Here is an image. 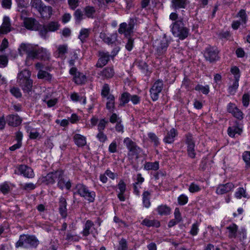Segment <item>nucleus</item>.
<instances>
[{"label": "nucleus", "mask_w": 250, "mask_h": 250, "mask_svg": "<svg viewBox=\"0 0 250 250\" xmlns=\"http://www.w3.org/2000/svg\"><path fill=\"white\" fill-rule=\"evenodd\" d=\"M18 50L21 55L27 53L28 59L36 58L45 59H48L49 56V53L46 49L41 47L37 49V45L35 44L21 43Z\"/></svg>", "instance_id": "1"}, {"label": "nucleus", "mask_w": 250, "mask_h": 250, "mask_svg": "<svg viewBox=\"0 0 250 250\" xmlns=\"http://www.w3.org/2000/svg\"><path fill=\"white\" fill-rule=\"evenodd\" d=\"M171 31L175 37L180 40L186 39L189 34L188 29L184 26L181 21H177L172 24Z\"/></svg>", "instance_id": "2"}, {"label": "nucleus", "mask_w": 250, "mask_h": 250, "mask_svg": "<svg viewBox=\"0 0 250 250\" xmlns=\"http://www.w3.org/2000/svg\"><path fill=\"white\" fill-rule=\"evenodd\" d=\"M30 72L27 70L20 72L18 75V82L24 91L30 90L32 86V82L30 79Z\"/></svg>", "instance_id": "3"}, {"label": "nucleus", "mask_w": 250, "mask_h": 250, "mask_svg": "<svg viewBox=\"0 0 250 250\" xmlns=\"http://www.w3.org/2000/svg\"><path fill=\"white\" fill-rule=\"evenodd\" d=\"M31 3L32 6L38 10L42 18H48L51 16L52 8L42 4L41 0H32Z\"/></svg>", "instance_id": "4"}, {"label": "nucleus", "mask_w": 250, "mask_h": 250, "mask_svg": "<svg viewBox=\"0 0 250 250\" xmlns=\"http://www.w3.org/2000/svg\"><path fill=\"white\" fill-rule=\"evenodd\" d=\"M76 192L81 196L90 202H93L95 198V193L90 191L87 188L83 185L78 184L76 187Z\"/></svg>", "instance_id": "5"}, {"label": "nucleus", "mask_w": 250, "mask_h": 250, "mask_svg": "<svg viewBox=\"0 0 250 250\" xmlns=\"http://www.w3.org/2000/svg\"><path fill=\"white\" fill-rule=\"evenodd\" d=\"M38 244V241L35 236L22 235H21L19 240L17 242L16 246V247H27L28 246H36Z\"/></svg>", "instance_id": "6"}, {"label": "nucleus", "mask_w": 250, "mask_h": 250, "mask_svg": "<svg viewBox=\"0 0 250 250\" xmlns=\"http://www.w3.org/2000/svg\"><path fill=\"white\" fill-rule=\"evenodd\" d=\"M163 86V82L157 81L150 90L151 98L153 101L158 99L159 94L161 92Z\"/></svg>", "instance_id": "7"}, {"label": "nucleus", "mask_w": 250, "mask_h": 250, "mask_svg": "<svg viewBox=\"0 0 250 250\" xmlns=\"http://www.w3.org/2000/svg\"><path fill=\"white\" fill-rule=\"evenodd\" d=\"M15 173L18 174H22L27 178H32L34 176L32 169L25 165H21L17 167L15 170Z\"/></svg>", "instance_id": "8"}, {"label": "nucleus", "mask_w": 250, "mask_h": 250, "mask_svg": "<svg viewBox=\"0 0 250 250\" xmlns=\"http://www.w3.org/2000/svg\"><path fill=\"white\" fill-rule=\"evenodd\" d=\"M58 186L62 189H69L71 187V184L69 180L64 175L62 170L61 175L58 177Z\"/></svg>", "instance_id": "9"}, {"label": "nucleus", "mask_w": 250, "mask_h": 250, "mask_svg": "<svg viewBox=\"0 0 250 250\" xmlns=\"http://www.w3.org/2000/svg\"><path fill=\"white\" fill-rule=\"evenodd\" d=\"M234 187V185L231 183L220 184L216 188V193L218 195L224 194L232 190Z\"/></svg>", "instance_id": "10"}, {"label": "nucleus", "mask_w": 250, "mask_h": 250, "mask_svg": "<svg viewBox=\"0 0 250 250\" xmlns=\"http://www.w3.org/2000/svg\"><path fill=\"white\" fill-rule=\"evenodd\" d=\"M186 144L187 145V151L188 155L191 158H194L196 153L195 151V144L190 135L187 136Z\"/></svg>", "instance_id": "11"}, {"label": "nucleus", "mask_w": 250, "mask_h": 250, "mask_svg": "<svg viewBox=\"0 0 250 250\" xmlns=\"http://www.w3.org/2000/svg\"><path fill=\"white\" fill-rule=\"evenodd\" d=\"M239 21H234L232 24V27L234 29H237L241 24H245L247 21V16L244 10H241L237 14Z\"/></svg>", "instance_id": "12"}, {"label": "nucleus", "mask_w": 250, "mask_h": 250, "mask_svg": "<svg viewBox=\"0 0 250 250\" xmlns=\"http://www.w3.org/2000/svg\"><path fill=\"white\" fill-rule=\"evenodd\" d=\"M62 174V170H57L54 172L48 173L45 177H43V181L46 184H53L56 179H58V177Z\"/></svg>", "instance_id": "13"}, {"label": "nucleus", "mask_w": 250, "mask_h": 250, "mask_svg": "<svg viewBox=\"0 0 250 250\" xmlns=\"http://www.w3.org/2000/svg\"><path fill=\"white\" fill-rule=\"evenodd\" d=\"M217 54L218 52L217 51L215 50L213 48H209L206 49L204 56L207 60L213 62L217 59Z\"/></svg>", "instance_id": "14"}, {"label": "nucleus", "mask_w": 250, "mask_h": 250, "mask_svg": "<svg viewBox=\"0 0 250 250\" xmlns=\"http://www.w3.org/2000/svg\"><path fill=\"white\" fill-rule=\"evenodd\" d=\"M242 126L236 124L235 125L229 127L228 132L231 137H235L236 135H240L242 132Z\"/></svg>", "instance_id": "15"}, {"label": "nucleus", "mask_w": 250, "mask_h": 250, "mask_svg": "<svg viewBox=\"0 0 250 250\" xmlns=\"http://www.w3.org/2000/svg\"><path fill=\"white\" fill-rule=\"evenodd\" d=\"M228 111L238 119H242L243 117L242 112L233 104H228Z\"/></svg>", "instance_id": "16"}, {"label": "nucleus", "mask_w": 250, "mask_h": 250, "mask_svg": "<svg viewBox=\"0 0 250 250\" xmlns=\"http://www.w3.org/2000/svg\"><path fill=\"white\" fill-rule=\"evenodd\" d=\"M11 30V24L10 19L7 16H4L3 19L2 23L0 27V33L6 34Z\"/></svg>", "instance_id": "17"}, {"label": "nucleus", "mask_w": 250, "mask_h": 250, "mask_svg": "<svg viewBox=\"0 0 250 250\" xmlns=\"http://www.w3.org/2000/svg\"><path fill=\"white\" fill-rule=\"evenodd\" d=\"M100 58L97 63V66L102 67L104 66L109 59V55L108 52H101L100 53Z\"/></svg>", "instance_id": "18"}, {"label": "nucleus", "mask_w": 250, "mask_h": 250, "mask_svg": "<svg viewBox=\"0 0 250 250\" xmlns=\"http://www.w3.org/2000/svg\"><path fill=\"white\" fill-rule=\"evenodd\" d=\"M154 46L158 51L160 53H162L166 50L167 46V43L166 40L163 38L161 40H157L155 41L154 43Z\"/></svg>", "instance_id": "19"}, {"label": "nucleus", "mask_w": 250, "mask_h": 250, "mask_svg": "<svg viewBox=\"0 0 250 250\" xmlns=\"http://www.w3.org/2000/svg\"><path fill=\"white\" fill-rule=\"evenodd\" d=\"M23 24L28 29L36 30L38 28V22L32 18H25Z\"/></svg>", "instance_id": "20"}, {"label": "nucleus", "mask_w": 250, "mask_h": 250, "mask_svg": "<svg viewBox=\"0 0 250 250\" xmlns=\"http://www.w3.org/2000/svg\"><path fill=\"white\" fill-rule=\"evenodd\" d=\"M126 189V185L123 181H120L118 185L117 191L118 193V197L120 201H124L125 197L124 195Z\"/></svg>", "instance_id": "21"}, {"label": "nucleus", "mask_w": 250, "mask_h": 250, "mask_svg": "<svg viewBox=\"0 0 250 250\" xmlns=\"http://www.w3.org/2000/svg\"><path fill=\"white\" fill-rule=\"evenodd\" d=\"M7 122L9 125L16 126L21 123V119L18 115H10L7 118Z\"/></svg>", "instance_id": "22"}, {"label": "nucleus", "mask_w": 250, "mask_h": 250, "mask_svg": "<svg viewBox=\"0 0 250 250\" xmlns=\"http://www.w3.org/2000/svg\"><path fill=\"white\" fill-rule=\"evenodd\" d=\"M25 129L27 133H29V137L31 139H35L39 137L40 134L37 130L27 124L25 126Z\"/></svg>", "instance_id": "23"}, {"label": "nucleus", "mask_w": 250, "mask_h": 250, "mask_svg": "<svg viewBox=\"0 0 250 250\" xmlns=\"http://www.w3.org/2000/svg\"><path fill=\"white\" fill-rule=\"evenodd\" d=\"M177 133L174 128H171L165 137L164 141L166 143L171 144L174 141V138Z\"/></svg>", "instance_id": "24"}, {"label": "nucleus", "mask_w": 250, "mask_h": 250, "mask_svg": "<svg viewBox=\"0 0 250 250\" xmlns=\"http://www.w3.org/2000/svg\"><path fill=\"white\" fill-rule=\"evenodd\" d=\"M132 31V28L130 25H127L126 23H122L119 28V32L121 34H125V36L130 35Z\"/></svg>", "instance_id": "25"}, {"label": "nucleus", "mask_w": 250, "mask_h": 250, "mask_svg": "<svg viewBox=\"0 0 250 250\" xmlns=\"http://www.w3.org/2000/svg\"><path fill=\"white\" fill-rule=\"evenodd\" d=\"M188 3V0H172V6L174 8H184Z\"/></svg>", "instance_id": "26"}, {"label": "nucleus", "mask_w": 250, "mask_h": 250, "mask_svg": "<svg viewBox=\"0 0 250 250\" xmlns=\"http://www.w3.org/2000/svg\"><path fill=\"white\" fill-rule=\"evenodd\" d=\"M60 212L63 217L67 215L66 202L64 198L61 197L60 200Z\"/></svg>", "instance_id": "27"}, {"label": "nucleus", "mask_w": 250, "mask_h": 250, "mask_svg": "<svg viewBox=\"0 0 250 250\" xmlns=\"http://www.w3.org/2000/svg\"><path fill=\"white\" fill-rule=\"evenodd\" d=\"M18 5V11L22 13L21 17L23 16V13H26L25 9L28 4V0H16Z\"/></svg>", "instance_id": "28"}, {"label": "nucleus", "mask_w": 250, "mask_h": 250, "mask_svg": "<svg viewBox=\"0 0 250 250\" xmlns=\"http://www.w3.org/2000/svg\"><path fill=\"white\" fill-rule=\"evenodd\" d=\"M75 144L78 146H83L86 144V138L80 134H76L74 136Z\"/></svg>", "instance_id": "29"}, {"label": "nucleus", "mask_w": 250, "mask_h": 250, "mask_svg": "<svg viewBox=\"0 0 250 250\" xmlns=\"http://www.w3.org/2000/svg\"><path fill=\"white\" fill-rule=\"evenodd\" d=\"M157 211L161 215H166L170 213V209L166 205H161L158 207Z\"/></svg>", "instance_id": "30"}, {"label": "nucleus", "mask_w": 250, "mask_h": 250, "mask_svg": "<svg viewBox=\"0 0 250 250\" xmlns=\"http://www.w3.org/2000/svg\"><path fill=\"white\" fill-rule=\"evenodd\" d=\"M142 225L147 227L154 226L158 227L160 226V223L157 220H150L147 219H144L141 223Z\"/></svg>", "instance_id": "31"}, {"label": "nucleus", "mask_w": 250, "mask_h": 250, "mask_svg": "<svg viewBox=\"0 0 250 250\" xmlns=\"http://www.w3.org/2000/svg\"><path fill=\"white\" fill-rule=\"evenodd\" d=\"M150 193L148 191H146L143 194V202L144 206L148 208L150 206V202L149 201V197Z\"/></svg>", "instance_id": "32"}, {"label": "nucleus", "mask_w": 250, "mask_h": 250, "mask_svg": "<svg viewBox=\"0 0 250 250\" xmlns=\"http://www.w3.org/2000/svg\"><path fill=\"white\" fill-rule=\"evenodd\" d=\"M107 100L106 107L107 109L112 111L114 108L115 97L113 95H110Z\"/></svg>", "instance_id": "33"}, {"label": "nucleus", "mask_w": 250, "mask_h": 250, "mask_svg": "<svg viewBox=\"0 0 250 250\" xmlns=\"http://www.w3.org/2000/svg\"><path fill=\"white\" fill-rule=\"evenodd\" d=\"M90 32V29L83 28L80 32L79 38L82 42H84L85 39L89 36Z\"/></svg>", "instance_id": "34"}, {"label": "nucleus", "mask_w": 250, "mask_h": 250, "mask_svg": "<svg viewBox=\"0 0 250 250\" xmlns=\"http://www.w3.org/2000/svg\"><path fill=\"white\" fill-rule=\"evenodd\" d=\"M159 165L157 162L154 163L148 162L145 164L144 168L146 170H156L159 168Z\"/></svg>", "instance_id": "35"}, {"label": "nucleus", "mask_w": 250, "mask_h": 250, "mask_svg": "<svg viewBox=\"0 0 250 250\" xmlns=\"http://www.w3.org/2000/svg\"><path fill=\"white\" fill-rule=\"evenodd\" d=\"M59 26L60 25L58 22L51 21L46 25V30L48 31L54 32L58 30Z\"/></svg>", "instance_id": "36"}, {"label": "nucleus", "mask_w": 250, "mask_h": 250, "mask_svg": "<svg viewBox=\"0 0 250 250\" xmlns=\"http://www.w3.org/2000/svg\"><path fill=\"white\" fill-rule=\"evenodd\" d=\"M101 95L103 98H105L106 99H108V97L110 95H113L110 93V88L108 84H104L102 89Z\"/></svg>", "instance_id": "37"}, {"label": "nucleus", "mask_w": 250, "mask_h": 250, "mask_svg": "<svg viewBox=\"0 0 250 250\" xmlns=\"http://www.w3.org/2000/svg\"><path fill=\"white\" fill-rule=\"evenodd\" d=\"M74 81L75 83L81 84L84 83L86 81L85 76L83 74L78 73V75L75 76L74 77Z\"/></svg>", "instance_id": "38"}, {"label": "nucleus", "mask_w": 250, "mask_h": 250, "mask_svg": "<svg viewBox=\"0 0 250 250\" xmlns=\"http://www.w3.org/2000/svg\"><path fill=\"white\" fill-rule=\"evenodd\" d=\"M195 89L196 91L202 92L204 94H207L209 91V87L208 85L204 86L201 84H198L195 87Z\"/></svg>", "instance_id": "39"}, {"label": "nucleus", "mask_w": 250, "mask_h": 250, "mask_svg": "<svg viewBox=\"0 0 250 250\" xmlns=\"http://www.w3.org/2000/svg\"><path fill=\"white\" fill-rule=\"evenodd\" d=\"M124 143L130 151L136 150V146L129 138H126L125 139Z\"/></svg>", "instance_id": "40"}, {"label": "nucleus", "mask_w": 250, "mask_h": 250, "mask_svg": "<svg viewBox=\"0 0 250 250\" xmlns=\"http://www.w3.org/2000/svg\"><path fill=\"white\" fill-rule=\"evenodd\" d=\"M229 232V236L230 237H234L236 235L237 226L235 224H232L228 227Z\"/></svg>", "instance_id": "41"}, {"label": "nucleus", "mask_w": 250, "mask_h": 250, "mask_svg": "<svg viewBox=\"0 0 250 250\" xmlns=\"http://www.w3.org/2000/svg\"><path fill=\"white\" fill-rule=\"evenodd\" d=\"M39 79H42L46 80H50L52 79L51 75L47 72L40 70L38 74Z\"/></svg>", "instance_id": "42"}, {"label": "nucleus", "mask_w": 250, "mask_h": 250, "mask_svg": "<svg viewBox=\"0 0 250 250\" xmlns=\"http://www.w3.org/2000/svg\"><path fill=\"white\" fill-rule=\"evenodd\" d=\"M93 225V224L91 221L89 220L86 221L84 228L82 231L84 236H87L89 234V230Z\"/></svg>", "instance_id": "43"}, {"label": "nucleus", "mask_w": 250, "mask_h": 250, "mask_svg": "<svg viewBox=\"0 0 250 250\" xmlns=\"http://www.w3.org/2000/svg\"><path fill=\"white\" fill-rule=\"evenodd\" d=\"M201 190V187L197 184L192 183L189 186L188 190L191 193L198 192Z\"/></svg>", "instance_id": "44"}, {"label": "nucleus", "mask_w": 250, "mask_h": 250, "mask_svg": "<svg viewBox=\"0 0 250 250\" xmlns=\"http://www.w3.org/2000/svg\"><path fill=\"white\" fill-rule=\"evenodd\" d=\"M235 197L237 199H240L242 197H246V191L242 188H238L235 193Z\"/></svg>", "instance_id": "45"}, {"label": "nucleus", "mask_w": 250, "mask_h": 250, "mask_svg": "<svg viewBox=\"0 0 250 250\" xmlns=\"http://www.w3.org/2000/svg\"><path fill=\"white\" fill-rule=\"evenodd\" d=\"M102 73H103V76H104V77H105L106 78H111L113 76V75L114 74V71H113V69L111 68H105L103 71Z\"/></svg>", "instance_id": "46"}, {"label": "nucleus", "mask_w": 250, "mask_h": 250, "mask_svg": "<svg viewBox=\"0 0 250 250\" xmlns=\"http://www.w3.org/2000/svg\"><path fill=\"white\" fill-rule=\"evenodd\" d=\"M239 80L234 79L232 85L229 87V92L230 94H233L238 87Z\"/></svg>", "instance_id": "47"}, {"label": "nucleus", "mask_w": 250, "mask_h": 250, "mask_svg": "<svg viewBox=\"0 0 250 250\" xmlns=\"http://www.w3.org/2000/svg\"><path fill=\"white\" fill-rule=\"evenodd\" d=\"M130 99V95L127 93H124L121 95L120 100L123 104L127 103Z\"/></svg>", "instance_id": "48"}, {"label": "nucleus", "mask_w": 250, "mask_h": 250, "mask_svg": "<svg viewBox=\"0 0 250 250\" xmlns=\"http://www.w3.org/2000/svg\"><path fill=\"white\" fill-rule=\"evenodd\" d=\"M109 121L112 124L121 122V118L115 113L111 114L109 117Z\"/></svg>", "instance_id": "49"}, {"label": "nucleus", "mask_w": 250, "mask_h": 250, "mask_svg": "<svg viewBox=\"0 0 250 250\" xmlns=\"http://www.w3.org/2000/svg\"><path fill=\"white\" fill-rule=\"evenodd\" d=\"M178 203L181 205H184L188 202V197L184 194L181 195L178 198Z\"/></svg>", "instance_id": "50"}, {"label": "nucleus", "mask_w": 250, "mask_h": 250, "mask_svg": "<svg viewBox=\"0 0 250 250\" xmlns=\"http://www.w3.org/2000/svg\"><path fill=\"white\" fill-rule=\"evenodd\" d=\"M67 47L65 45H60L58 46L57 49V52L58 54V57L62 56L66 52Z\"/></svg>", "instance_id": "51"}, {"label": "nucleus", "mask_w": 250, "mask_h": 250, "mask_svg": "<svg viewBox=\"0 0 250 250\" xmlns=\"http://www.w3.org/2000/svg\"><path fill=\"white\" fill-rule=\"evenodd\" d=\"M243 158L246 165L250 167V152L245 151L243 154Z\"/></svg>", "instance_id": "52"}, {"label": "nucleus", "mask_w": 250, "mask_h": 250, "mask_svg": "<svg viewBox=\"0 0 250 250\" xmlns=\"http://www.w3.org/2000/svg\"><path fill=\"white\" fill-rule=\"evenodd\" d=\"M239 69L236 67L234 66L231 69V73L233 75L234 79L239 80L240 77L239 75Z\"/></svg>", "instance_id": "53"}, {"label": "nucleus", "mask_w": 250, "mask_h": 250, "mask_svg": "<svg viewBox=\"0 0 250 250\" xmlns=\"http://www.w3.org/2000/svg\"><path fill=\"white\" fill-rule=\"evenodd\" d=\"M22 188L25 190H32L35 188L36 185L32 183H25L22 185Z\"/></svg>", "instance_id": "54"}, {"label": "nucleus", "mask_w": 250, "mask_h": 250, "mask_svg": "<svg viewBox=\"0 0 250 250\" xmlns=\"http://www.w3.org/2000/svg\"><path fill=\"white\" fill-rule=\"evenodd\" d=\"M117 250H127V244L125 239H123L120 240Z\"/></svg>", "instance_id": "55"}, {"label": "nucleus", "mask_w": 250, "mask_h": 250, "mask_svg": "<svg viewBox=\"0 0 250 250\" xmlns=\"http://www.w3.org/2000/svg\"><path fill=\"white\" fill-rule=\"evenodd\" d=\"M100 36V38L104 41V42H107L108 44L112 43L113 42L112 41V39H110L109 37L107 36L105 33H101Z\"/></svg>", "instance_id": "56"}, {"label": "nucleus", "mask_w": 250, "mask_h": 250, "mask_svg": "<svg viewBox=\"0 0 250 250\" xmlns=\"http://www.w3.org/2000/svg\"><path fill=\"white\" fill-rule=\"evenodd\" d=\"M8 62L7 58L5 56H0V67H5Z\"/></svg>", "instance_id": "57"}, {"label": "nucleus", "mask_w": 250, "mask_h": 250, "mask_svg": "<svg viewBox=\"0 0 250 250\" xmlns=\"http://www.w3.org/2000/svg\"><path fill=\"white\" fill-rule=\"evenodd\" d=\"M43 100V101L46 102L47 106L49 107L55 105L57 102V99H53L47 100V98H46Z\"/></svg>", "instance_id": "58"}, {"label": "nucleus", "mask_w": 250, "mask_h": 250, "mask_svg": "<svg viewBox=\"0 0 250 250\" xmlns=\"http://www.w3.org/2000/svg\"><path fill=\"white\" fill-rule=\"evenodd\" d=\"M97 137L101 142H104L107 140L106 136L101 131H99V133L97 135Z\"/></svg>", "instance_id": "59"}, {"label": "nucleus", "mask_w": 250, "mask_h": 250, "mask_svg": "<svg viewBox=\"0 0 250 250\" xmlns=\"http://www.w3.org/2000/svg\"><path fill=\"white\" fill-rule=\"evenodd\" d=\"M10 92L11 94L16 97H20L21 96V93L19 89L15 87H13L11 89Z\"/></svg>", "instance_id": "60"}, {"label": "nucleus", "mask_w": 250, "mask_h": 250, "mask_svg": "<svg viewBox=\"0 0 250 250\" xmlns=\"http://www.w3.org/2000/svg\"><path fill=\"white\" fill-rule=\"evenodd\" d=\"M107 122L105 120L103 119L101 120L98 125V128L99 131H101L102 130L104 129Z\"/></svg>", "instance_id": "61"}, {"label": "nucleus", "mask_w": 250, "mask_h": 250, "mask_svg": "<svg viewBox=\"0 0 250 250\" xmlns=\"http://www.w3.org/2000/svg\"><path fill=\"white\" fill-rule=\"evenodd\" d=\"M108 150L111 153H114L117 150V144L115 141H113L110 145L108 147Z\"/></svg>", "instance_id": "62"}, {"label": "nucleus", "mask_w": 250, "mask_h": 250, "mask_svg": "<svg viewBox=\"0 0 250 250\" xmlns=\"http://www.w3.org/2000/svg\"><path fill=\"white\" fill-rule=\"evenodd\" d=\"M133 47V40L129 38L127 41V42L126 44L125 48L128 51H131Z\"/></svg>", "instance_id": "63"}, {"label": "nucleus", "mask_w": 250, "mask_h": 250, "mask_svg": "<svg viewBox=\"0 0 250 250\" xmlns=\"http://www.w3.org/2000/svg\"><path fill=\"white\" fill-rule=\"evenodd\" d=\"M148 137L151 141L155 145H157L159 143L158 139L157 136L154 134L152 133H150L148 134Z\"/></svg>", "instance_id": "64"}]
</instances>
